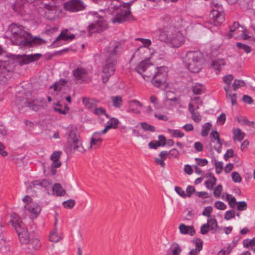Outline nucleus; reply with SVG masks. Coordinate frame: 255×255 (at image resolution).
Instances as JSON below:
<instances>
[{
	"label": "nucleus",
	"instance_id": "58836bf2",
	"mask_svg": "<svg viewBox=\"0 0 255 255\" xmlns=\"http://www.w3.org/2000/svg\"><path fill=\"white\" fill-rule=\"evenodd\" d=\"M216 178L212 176L210 177L208 181H206L205 183V185L207 188L209 189H212L213 186L216 184Z\"/></svg>",
	"mask_w": 255,
	"mask_h": 255
},
{
	"label": "nucleus",
	"instance_id": "37998d69",
	"mask_svg": "<svg viewBox=\"0 0 255 255\" xmlns=\"http://www.w3.org/2000/svg\"><path fill=\"white\" fill-rule=\"evenodd\" d=\"M226 200L231 208H234L237 204L235 197L228 193L226 194Z\"/></svg>",
	"mask_w": 255,
	"mask_h": 255
},
{
	"label": "nucleus",
	"instance_id": "4468645a",
	"mask_svg": "<svg viewBox=\"0 0 255 255\" xmlns=\"http://www.w3.org/2000/svg\"><path fill=\"white\" fill-rule=\"evenodd\" d=\"M136 71L139 74H146L147 73H151L152 71H155V67L152 65L148 59L142 61L135 68Z\"/></svg>",
	"mask_w": 255,
	"mask_h": 255
},
{
	"label": "nucleus",
	"instance_id": "4d7b16f0",
	"mask_svg": "<svg viewBox=\"0 0 255 255\" xmlns=\"http://www.w3.org/2000/svg\"><path fill=\"white\" fill-rule=\"evenodd\" d=\"M232 178L235 183H240L242 181V177L237 172H233L232 173Z\"/></svg>",
	"mask_w": 255,
	"mask_h": 255
},
{
	"label": "nucleus",
	"instance_id": "a19ab883",
	"mask_svg": "<svg viewBox=\"0 0 255 255\" xmlns=\"http://www.w3.org/2000/svg\"><path fill=\"white\" fill-rule=\"evenodd\" d=\"M245 86V82L242 80L236 79L232 85L233 90L236 91L241 87Z\"/></svg>",
	"mask_w": 255,
	"mask_h": 255
},
{
	"label": "nucleus",
	"instance_id": "7c9ffc66",
	"mask_svg": "<svg viewBox=\"0 0 255 255\" xmlns=\"http://www.w3.org/2000/svg\"><path fill=\"white\" fill-rule=\"evenodd\" d=\"M113 106L116 108H120L123 105L122 98L120 96H114L111 97Z\"/></svg>",
	"mask_w": 255,
	"mask_h": 255
},
{
	"label": "nucleus",
	"instance_id": "f704fd0d",
	"mask_svg": "<svg viewBox=\"0 0 255 255\" xmlns=\"http://www.w3.org/2000/svg\"><path fill=\"white\" fill-rule=\"evenodd\" d=\"M67 83V81L65 79H61L54 84L50 86L51 89H53L54 91H60L62 86Z\"/></svg>",
	"mask_w": 255,
	"mask_h": 255
},
{
	"label": "nucleus",
	"instance_id": "774afa93",
	"mask_svg": "<svg viewBox=\"0 0 255 255\" xmlns=\"http://www.w3.org/2000/svg\"><path fill=\"white\" fill-rule=\"evenodd\" d=\"M216 172L218 174H220L223 168V163L222 162H216L215 164Z\"/></svg>",
	"mask_w": 255,
	"mask_h": 255
},
{
	"label": "nucleus",
	"instance_id": "9b49d317",
	"mask_svg": "<svg viewBox=\"0 0 255 255\" xmlns=\"http://www.w3.org/2000/svg\"><path fill=\"white\" fill-rule=\"evenodd\" d=\"M117 63L116 60L105 59V64L103 67L102 75L104 83H106L111 75L114 74Z\"/></svg>",
	"mask_w": 255,
	"mask_h": 255
},
{
	"label": "nucleus",
	"instance_id": "6e6552de",
	"mask_svg": "<svg viewBox=\"0 0 255 255\" xmlns=\"http://www.w3.org/2000/svg\"><path fill=\"white\" fill-rule=\"evenodd\" d=\"M121 43L117 41H111L104 49L103 54L105 59L117 61L121 52Z\"/></svg>",
	"mask_w": 255,
	"mask_h": 255
},
{
	"label": "nucleus",
	"instance_id": "864d4df0",
	"mask_svg": "<svg viewBox=\"0 0 255 255\" xmlns=\"http://www.w3.org/2000/svg\"><path fill=\"white\" fill-rule=\"evenodd\" d=\"M168 153L170 158H177L180 154L179 151L176 148L171 149Z\"/></svg>",
	"mask_w": 255,
	"mask_h": 255
},
{
	"label": "nucleus",
	"instance_id": "39448f33",
	"mask_svg": "<svg viewBox=\"0 0 255 255\" xmlns=\"http://www.w3.org/2000/svg\"><path fill=\"white\" fill-rule=\"evenodd\" d=\"M167 68L165 67L155 68V71L151 73H147L143 75L142 77L146 80L145 77L152 78V84L157 87L165 89L168 86L166 82L167 78Z\"/></svg>",
	"mask_w": 255,
	"mask_h": 255
},
{
	"label": "nucleus",
	"instance_id": "052dcab7",
	"mask_svg": "<svg viewBox=\"0 0 255 255\" xmlns=\"http://www.w3.org/2000/svg\"><path fill=\"white\" fill-rule=\"evenodd\" d=\"M234 79V76L232 74H229L223 77L224 82L229 87V85L231 83L232 81Z\"/></svg>",
	"mask_w": 255,
	"mask_h": 255
},
{
	"label": "nucleus",
	"instance_id": "b1692460",
	"mask_svg": "<svg viewBox=\"0 0 255 255\" xmlns=\"http://www.w3.org/2000/svg\"><path fill=\"white\" fill-rule=\"evenodd\" d=\"M67 31V30L62 31L56 39L53 42L52 45L54 46H58L57 42L61 40L66 41L68 39H73L75 38V35L74 34H68Z\"/></svg>",
	"mask_w": 255,
	"mask_h": 255
},
{
	"label": "nucleus",
	"instance_id": "338daca9",
	"mask_svg": "<svg viewBox=\"0 0 255 255\" xmlns=\"http://www.w3.org/2000/svg\"><path fill=\"white\" fill-rule=\"evenodd\" d=\"M212 9L215 8L216 10L223 11V7L221 4L216 0L212 2Z\"/></svg>",
	"mask_w": 255,
	"mask_h": 255
},
{
	"label": "nucleus",
	"instance_id": "f3484780",
	"mask_svg": "<svg viewBox=\"0 0 255 255\" xmlns=\"http://www.w3.org/2000/svg\"><path fill=\"white\" fill-rule=\"evenodd\" d=\"M62 152L60 151H54L50 156V159L52 161L50 165L51 171L52 175H55L56 173V168H59L61 165V162L59 158L62 155Z\"/></svg>",
	"mask_w": 255,
	"mask_h": 255
},
{
	"label": "nucleus",
	"instance_id": "c03bdc74",
	"mask_svg": "<svg viewBox=\"0 0 255 255\" xmlns=\"http://www.w3.org/2000/svg\"><path fill=\"white\" fill-rule=\"evenodd\" d=\"M172 255H179L181 252V249L177 243H174L171 245Z\"/></svg>",
	"mask_w": 255,
	"mask_h": 255
},
{
	"label": "nucleus",
	"instance_id": "cd10ccee",
	"mask_svg": "<svg viewBox=\"0 0 255 255\" xmlns=\"http://www.w3.org/2000/svg\"><path fill=\"white\" fill-rule=\"evenodd\" d=\"M49 240L51 242L57 243L62 239L61 237L58 233L57 228H54L49 234Z\"/></svg>",
	"mask_w": 255,
	"mask_h": 255
},
{
	"label": "nucleus",
	"instance_id": "bb28decb",
	"mask_svg": "<svg viewBox=\"0 0 255 255\" xmlns=\"http://www.w3.org/2000/svg\"><path fill=\"white\" fill-rule=\"evenodd\" d=\"M82 102L84 106L88 109H92L97 105L98 101L95 99H90L87 97H84L82 99Z\"/></svg>",
	"mask_w": 255,
	"mask_h": 255
},
{
	"label": "nucleus",
	"instance_id": "bf43d9fd",
	"mask_svg": "<svg viewBox=\"0 0 255 255\" xmlns=\"http://www.w3.org/2000/svg\"><path fill=\"white\" fill-rule=\"evenodd\" d=\"M235 212L234 210H231L227 211L224 215V218L227 220H229L235 217Z\"/></svg>",
	"mask_w": 255,
	"mask_h": 255
},
{
	"label": "nucleus",
	"instance_id": "f257e3e1",
	"mask_svg": "<svg viewBox=\"0 0 255 255\" xmlns=\"http://www.w3.org/2000/svg\"><path fill=\"white\" fill-rule=\"evenodd\" d=\"M11 33V41L13 44L26 46L32 43L41 44L44 40L39 37L32 38L31 35L23 29L21 25L11 24L9 28Z\"/></svg>",
	"mask_w": 255,
	"mask_h": 255
},
{
	"label": "nucleus",
	"instance_id": "393cba45",
	"mask_svg": "<svg viewBox=\"0 0 255 255\" xmlns=\"http://www.w3.org/2000/svg\"><path fill=\"white\" fill-rule=\"evenodd\" d=\"M142 106V104L136 100H133L129 103V110L135 114H139V108Z\"/></svg>",
	"mask_w": 255,
	"mask_h": 255
},
{
	"label": "nucleus",
	"instance_id": "0eeeda50",
	"mask_svg": "<svg viewBox=\"0 0 255 255\" xmlns=\"http://www.w3.org/2000/svg\"><path fill=\"white\" fill-rule=\"evenodd\" d=\"M67 142L68 146L74 151L80 153L85 152L80 132L77 128L71 129L67 134Z\"/></svg>",
	"mask_w": 255,
	"mask_h": 255
},
{
	"label": "nucleus",
	"instance_id": "1a4fd4ad",
	"mask_svg": "<svg viewBox=\"0 0 255 255\" xmlns=\"http://www.w3.org/2000/svg\"><path fill=\"white\" fill-rule=\"evenodd\" d=\"M94 16L96 18L95 22L90 24L88 26L89 36L94 32H101L108 27L107 23L103 17L100 16L97 13L94 14Z\"/></svg>",
	"mask_w": 255,
	"mask_h": 255
},
{
	"label": "nucleus",
	"instance_id": "f8f14e48",
	"mask_svg": "<svg viewBox=\"0 0 255 255\" xmlns=\"http://www.w3.org/2000/svg\"><path fill=\"white\" fill-rule=\"evenodd\" d=\"M65 9L70 12H77L84 10L85 5L81 0H70L67 1L64 5Z\"/></svg>",
	"mask_w": 255,
	"mask_h": 255
},
{
	"label": "nucleus",
	"instance_id": "6e6d98bb",
	"mask_svg": "<svg viewBox=\"0 0 255 255\" xmlns=\"http://www.w3.org/2000/svg\"><path fill=\"white\" fill-rule=\"evenodd\" d=\"M141 126L142 128L145 130H148L150 131H155V128L146 123L143 122L141 123Z\"/></svg>",
	"mask_w": 255,
	"mask_h": 255
},
{
	"label": "nucleus",
	"instance_id": "680f3d73",
	"mask_svg": "<svg viewBox=\"0 0 255 255\" xmlns=\"http://www.w3.org/2000/svg\"><path fill=\"white\" fill-rule=\"evenodd\" d=\"M222 190V186L221 184L218 185L214 190V195L216 197H219L221 195Z\"/></svg>",
	"mask_w": 255,
	"mask_h": 255
},
{
	"label": "nucleus",
	"instance_id": "de8ad7c7",
	"mask_svg": "<svg viewBox=\"0 0 255 255\" xmlns=\"http://www.w3.org/2000/svg\"><path fill=\"white\" fill-rule=\"evenodd\" d=\"M237 46L239 48L243 50L244 52L247 54L250 53L252 51L251 48L249 46L245 44L238 42L237 43Z\"/></svg>",
	"mask_w": 255,
	"mask_h": 255
},
{
	"label": "nucleus",
	"instance_id": "4be33fe9",
	"mask_svg": "<svg viewBox=\"0 0 255 255\" xmlns=\"http://www.w3.org/2000/svg\"><path fill=\"white\" fill-rule=\"evenodd\" d=\"M172 20L168 15H164L161 17L159 20V24L162 26L163 28L159 29V34H160V30H165L166 28L172 27L170 26Z\"/></svg>",
	"mask_w": 255,
	"mask_h": 255
},
{
	"label": "nucleus",
	"instance_id": "f03ea898",
	"mask_svg": "<svg viewBox=\"0 0 255 255\" xmlns=\"http://www.w3.org/2000/svg\"><path fill=\"white\" fill-rule=\"evenodd\" d=\"M98 2L99 0H92ZM111 2L108 7V10L112 14L116 13V16L111 20L113 23H122L125 21L128 17L131 15L130 6L132 2L122 3L120 0H110Z\"/></svg>",
	"mask_w": 255,
	"mask_h": 255
},
{
	"label": "nucleus",
	"instance_id": "49530a36",
	"mask_svg": "<svg viewBox=\"0 0 255 255\" xmlns=\"http://www.w3.org/2000/svg\"><path fill=\"white\" fill-rule=\"evenodd\" d=\"M196 248L195 249H192L191 251H197V253H199V252L203 249V241L200 239H197L195 241Z\"/></svg>",
	"mask_w": 255,
	"mask_h": 255
},
{
	"label": "nucleus",
	"instance_id": "72a5a7b5",
	"mask_svg": "<svg viewBox=\"0 0 255 255\" xmlns=\"http://www.w3.org/2000/svg\"><path fill=\"white\" fill-rule=\"evenodd\" d=\"M234 140L241 141L245 137V134L240 128H237L233 131Z\"/></svg>",
	"mask_w": 255,
	"mask_h": 255
},
{
	"label": "nucleus",
	"instance_id": "e2e57ef3",
	"mask_svg": "<svg viewBox=\"0 0 255 255\" xmlns=\"http://www.w3.org/2000/svg\"><path fill=\"white\" fill-rule=\"evenodd\" d=\"M214 206L215 208H216L217 209L220 210H224L226 209V205L221 201H217L214 204Z\"/></svg>",
	"mask_w": 255,
	"mask_h": 255
},
{
	"label": "nucleus",
	"instance_id": "0e129e2a",
	"mask_svg": "<svg viewBox=\"0 0 255 255\" xmlns=\"http://www.w3.org/2000/svg\"><path fill=\"white\" fill-rule=\"evenodd\" d=\"M213 211V208L211 206L205 207L202 212V215L208 217H210V214Z\"/></svg>",
	"mask_w": 255,
	"mask_h": 255
},
{
	"label": "nucleus",
	"instance_id": "9d476101",
	"mask_svg": "<svg viewBox=\"0 0 255 255\" xmlns=\"http://www.w3.org/2000/svg\"><path fill=\"white\" fill-rule=\"evenodd\" d=\"M19 105L22 107H28L34 111H38L45 105L44 100L42 99H27L22 98L19 100Z\"/></svg>",
	"mask_w": 255,
	"mask_h": 255
},
{
	"label": "nucleus",
	"instance_id": "aec40b11",
	"mask_svg": "<svg viewBox=\"0 0 255 255\" xmlns=\"http://www.w3.org/2000/svg\"><path fill=\"white\" fill-rule=\"evenodd\" d=\"M25 209L30 214L31 218H36L41 211V207L35 203H27L24 205Z\"/></svg>",
	"mask_w": 255,
	"mask_h": 255
},
{
	"label": "nucleus",
	"instance_id": "a211bd4d",
	"mask_svg": "<svg viewBox=\"0 0 255 255\" xmlns=\"http://www.w3.org/2000/svg\"><path fill=\"white\" fill-rule=\"evenodd\" d=\"M72 73L75 80L80 83L87 82L89 80L88 72L84 68L78 67L73 70Z\"/></svg>",
	"mask_w": 255,
	"mask_h": 255
},
{
	"label": "nucleus",
	"instance_id": "473e14b6",
	"mask_svg": "<svg viewBox=\"0 0 255 255\" xmlns=\"http://www.w3.org/2000/svg\"><path fill=\"white\" fill-rule=\"evenodd\" d=\"M224 90L226 93L227 98H230L232 104L235 105L237 104V96L236 94H231L230 93V89L229 87H224Z\"/></svg>",
	"mask_w": 255,
	"mask_h": 255
},
{
	"label": "nucleus",
	"instance_id": "2eb2a0df",
	"mask_svg": "<svg viewBox=\"0 0 255 255\" xmlns=\"http://www.w3.org/2000/svg\"><path fill=\"white\" fill-rule=\"evenodd\" d=\"M210 22L215 26L222 24L225 20L224 14L223 11L216 10L213 8L211 11Z\"/></svg>",
	"mask_w": 255,
	"mask_h": 255
},
{
	"label": "nucleus",
	"instance_id": "5701e85b",
	"mask_svg": "<svg viewBox=\"0 0 255 255\" xmlns=\"http://www.w3.org/2000/svg\"><path fill=\"white\" fill-rule=\"evenodd\" d=\"M179 232L181 234H188L190 236H193L195 234V231L192 226H187L184 224H181L179 226Z\"/></svg>",
	"mask_w": 255,
	"mask_h": 255
},
{
	"label": "nucleus",
	"instance_id": "603ef678",
	"mask_svg": "<svg viewBox=\"0 0 255 255\" xmlns=\"http://www.w3.org/2000/svg\"><path fill=\"white\" fill-rule=\"evenodd\" d=\"M74 200L69 199L63 202V205L65 208L72 209L75 205Z\"/></svg>",
	"mask_w": 255,
	"mask_h": 255
},
{
	"label": "nucleus",
	"instance_id": "dca6fc26",
	"mask_svg": "<svg viewBox=\"0 0 255 255\" xmlns=\"http://www.w3.org/2000/svg\"><path fill=\"white\" fill-rule=\"evenodd\" d=\"M10 222L11 223L18 235L27 232L25 225L22 222L20 217L16 214L13 216V218Z\"/></svg>",
	"mask_w": 255,
	"mask_h": 255
},
{
	"label": "nucleus",
	"instance_id": "c9c22d12",
	"mask_svg": "<svg viewBox=\"0 0 255 255\" xmlns=\"http://www.w3.org/2000/svg\"><path fill=\"white\" fill-rule=\"evenodd\" d=\"M102 141V138H97L91 137V141H90V144L89 147V149H90L93 147H94V148H97L99 147L101 145Z\"/></svg>",
	"mask_w": 255,
	"mask_h": 255
},
{
	"label": "nucleus",
	"instance_id": "ddd939ff",
	"mask_svg": "<svg viewBox=\"0 0 255 255\" xmlns=\"http://www.w3.org/2000/svg\"><path fill=\"white\" fill-rule=\"evenodd\" d=\"M42 56L39 53L30 55H16V60L20 65L28 64L31 62L38 60Z\"/></svg>",
	"mask_w": 255,
	"mask_h": 255
},
{
	"label": "nucleus",
	"instance_id": "4c0bfd02",
	"mask_svg": "<svg viewBox=\"0 0 255 255\" xmlns=\"http://www.w3.org/2000/svg\"><path fill=\"white\" fill-rule=\"evenodd\" d=\"M20 242L21 244H28L30 242L29 234L28 232L23 233L18 235Z\"/></svg>",
	"mask_w": 255,
	"mask_h": 255
},
{
	"label": "nucleus",
	"instance_id": "e433bc0d",
	"mask_svg": "<svg viewBox=\"0 0 255 255\" xmlns=\"http://www.w3.org/2000/svg\"><path fill=\"white\" fill-rule=\"evenodd\" d=\"M35 184H36V185H38L37 184H41V188H44L46 190H48V189L51 187L52 185L51 182L46 179H43L42 180H35Z\"/></svg>",
	"mask_w": 255,
	"mask_h": 255
},
{
	"label": "nucleus",
	"instance_id": "a878e982",
	"mask_svg": "<svg viewBox=\"0 0 255 255\" xmlns=\"http://www.w3.org/2000/svg\"><path fill=\"white\" fill-rule=\"evenodd\" d=\"M208 225V227L212 233L219 232L220 228L218 225L217 221L215 218L210 219L208 220V223L206 224Z\"/></svg>",
	"mask_w": 255,
	"mask_h": 255
},
{
	"label": "nucleus",
	"instance_id": "ea45409f",
	"mask_svg": "<svg viewBox=\"0 0 255 255\" xmlns=\"http://www.w3.org/2000/svg\"><path fill=\"white\" fill-rule=\"evenodd\" d=\"M212 125L210 123H207L202 126L201 135L203 137L206 136L209 133V131L211 128Z\"/></svg>",
	"mask_w": 255,
	"mask_h": 255
},
{
	"label": "nucleus",
	"instance_id": "69168bd1",
	"mask_svg": "<svg viewBox=\"0 0 255 255\" xmlns=\"http://www.w3.org/2000/svg\"><path fill=\"white\" fill-rule=\"evenodd\" d=\"M150 102L153 104L155 108L158 109L159 108V104L156 97L154 95L151 96L150 97Z\"/></svg>",
	"mask_w": 255,
	"mask_h": 255
},
{
	"label": "nucleus",
	"instance_id": "2f4dec72",
	"mask_svg": "<svg viewBox=\"0 0 255 255\" xmlns=\"http://www.w3.org/2000/svg\"><path fill=\"white\" fill-rule=\"evenodd\" d=\"M225 62L223 59H219L212 61V66L215 70L220 71V69L224 66Z\"/></svg>",
	"mask_w": 255,
	"mask_h": 255
},
{
	"label": "nucleus",
	"instance_id": "423d86ee",
	"mask_svg": "<svg viewBox=\"0 0 255 255\" xmlns=\"http://www.w3.org/2000/svg\"><path fill=\"white\" fill-rule=\"evenodd\" d=\"M67 142L68 146L74 151L80 153L85 152L80 132L77 128L71 129L67 134Z\"/></svg>",
	"mask_w": 255,
	"mask_h": 255
},
{
	"label": "nucleus",
	"instance_id": "412c9836",
	"mask_svg": "<svg viewBox=\"0 0 255 255\" xmlns=\"http://www.w3.org/2000/svg\"><path fill=\"white\" fill-rule=\"evenodd\" d=\"M45 14L48 19H53L58 16V9L56 5L45 3Z\"/></svg>",
	"mask_w": 255,
	"mask_h": 255
},
{
	"label": "nucleus",
	"instance_id": "13d9d810",
	"mask_svg": "<svg viewBox=\"0 0 255 255\" xmlns=\"http://www.w3.org/2000/svg\"><path fill=\"white\" fill-rule=\"evenodd\" d=\"M119 123V121L117 119L112 118L110 119V121L108 122V125L107 126H110V129L112 128H116L118 126V124Z\"/></svg>",
	"mask_w": 255,
	"mask_h": 255
},
{
	"label": "nucleus",
	"instance_id": "c85d7f7f",
	"mask_svg": "<svg viewBox=\"0 0 255 255\" xmlns=\"http://www.w3.org/2000/svg\"><path fill=\"white\" fill-rule=\"evenodd\" d=\"M52 190L54 194L59 196L64 195L66 193L65 190L59 183L55 184L52 187Z\"/></svg>",
	"mask_w": 255,
	"mask_h": 255
},
{
	"label": "nucleus",
	"instance_id": "7ed1b4c3",
	"mask_svg": "<svg viewBox=\"0 0 255 255\" xmlns=\"http://www.w3.org/2000/svg\"><path fill=\"white\" fill-rule=\"evenodd\" d=\"M159 38L170 46L178 48L185 42V36L183 34L175 27H170L165 30H160Z\"/></svg>",
	"mask_w": 255,
	"mask_h": 255
},
{
	"label": "nucleus",
	"instance_id": "5fc2aeb1",
	"mask_svg": "<svg viewBox=\"0 0 255 255\" xmlns=\"http://www.w3.org/2000/svg\"><path fill=\"white\" fill-rule=\"evenodd\" d=\"M94 113L97 116L105 115L107 117H108V115L106 113V110L102 107L95 108Z\"/></svg>",
	"mask_w": 255,
	"mask_h": 255
},
{
	"label": "nucleus",
	"instance_id": "8fccbe9b",
	"mask_svg": "<svg viewBox=\"0 0 255 255\" xmlns=\"http://www.w3.org/2000/svg\"><path fill=\"white\" fill-rule=\"evenodd\" d=\"M210 137H211L210 146H212L213 143H215L216 140L220 139L219 133L217 131H212L210 133Z\"/></svg>",
	"mask_w": 255,
	"mask_h": 255
},
{
	"label": "nucleus",
	"instance_id": "c756f323",
	"mask_svg": "<svg viewBox=\"0 0 255 255\" xmlns=\"http://www.w3.org/2000/svg\"><path fill=\"white\" fill-rule=\"evenodd\" d=\"M192 90L194 94L200 95L205 92V88L203 85L197 83L193 85L192 87Z\"/></svg>",
	"mask_w": 255,
	"mask_h": 255
},
{
	"label": "nucleus",
	"instance_id": "3c124183",
	"mask_svg": "<svg viewBox=\"0 0 255 255\" xmlns=\"http://www.w3.org/2000/svg\"><path fill=\"white\" fill-rule=\"evenodd\" d=\"M173 137H182L184 133L179 129H171L170 130Z\"/></svg>",
	"mask_w": 255,
	"mask_h": 255
},
{
	"label": "nucleus",
	"instance_id": "79ce46f5",
	"mask_svg": "<svg viewBox=\"0 0 255 255\" xmlns=\"http://www.w3.org/2000/svg\"><path fill=\"white\" fill-rule=\"evenodd\" d=\"M222 145V142L221 139H217L215 141V143H213L212 146H211V149H214L216 150L218 153H220L221 151Z\"/></svg>",
	"mask_w": 255,
	"mask_h": 255
},
{
	"label": "nucleus",
	"instance_id": "6ab92c4d",
	"mask_svg": "<svg viewBox=\"0 0 255 255\" xmlns=\"http://www.w3.org/2000/svg\"><path fill=\"white\" fill-rule=\"evenodd\" d=\"M0 68V81L5 82L10 79L12 75V71L9 67L5 65V63L3 62Z\"/></svg>",
	"mask_w": 255,
	"mask_h": 255
},
{
	"label": "nucleus",
	"instance_id": "a18cd8bd",
	"mask_svg": "<svg viewBox=\"0 0 255 255\" xmlns=\"http://www.w3.org/2000/svg\"><path fill=\"white\" fill-rule=\"evenodd\" d=\"M35 250L39 249L41 247V244L38 239L34 238L30 240L28 243Z\"/></svg>",
	"mask_w": 255,
	"mask_h": 255
},
{
	"label": "nucleus",
	"instance_id": "20e7f679",
	"mask_svg": "<svg viewBox=\"0 0 255 255\" xmlns=\"http://www.w3.org/2000/svg\"><path fill=\"white\" fill-rule=\"evenodd\" d=\"M204 56L199 51H188L184 58V63L188 70L192 73H198L202 68Z\"/></svg>",
	"mask_w": 255,
	"mask_h": 255
},
{
	"label": "nucleus",
	"instance_id": "09e8293b",
	"mask_svg": "<svg viewBox=\"0 0 255 255\" xmlns=\"http://www.w3.org/2000/svg\"><path fill=\"white\" fill-rule=\"evenodd\" d=\"M192 120L197 123L200 122L202 119L201 116L198 112L193 111L191 113Z\"/></svg>",
	"mask_w": 255,
	"mask_h": 255
}]
</instances>
